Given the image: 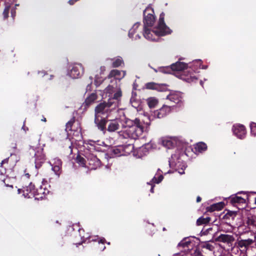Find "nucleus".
I'll return each mask as SVG.
<instances>
[{
    "instance_id": "nucleus-3",
    "label": "nucleus",
    "mask_w": 256,
    "mask_h": 256,
    "mask_svg": "<svg viewBox=\"0 0 256 256\" xmlns=\"http://www.w3.org/2000/svg\"><path fill=\"white\" fill-rule=\"evenodd\" d=\"M122 126L123 130L118 132V134L122 138L137 140L144 132V127L138 118L132 120L124 118L122 122Z\"/></svg>"
},
{
    "instance_id": "nucleus-1",
    "label": "nucleus",
    "mask_w": 256,
    "mask_h": 256,
    "mask_svg": "<svg viewBox=\"0 0 256 256\" xmlns=\"http://www.w3.org/2000/svg\"><path fill=\"white\" fill-rule=\"evenodd\" d=\"M108 97V100L107 103L102 102L98 105L95 108V117H106L110 116L113 113L117 112V108L122 96V92L120 86L116 84L114 86L109 85L104 90L102 98Z\"/></svg>"
},
{
    "instance_id": "nucleus-56",
    "label": "nucleus",
    "mask_w": 256,
    "mask_h": 256,
    "mask_svg": "<svg viewBox=\"0 0 256 256\" xmlns=\"http://www.w3.org/2000/svg\"><path fill=\"white\" fill-rule=\"evenodd\" d=\"M90 86L88 85V86H87V88H86V90H88V89H89V88H90Z\"/></svg>"
},
{
    "instance_id": "nucleus-27",
    "label": "nucleus",
    "mask_w": 256,
    "mask_h": 256,
    "mask_svg": "<svg viewBox=\"0 0 256 256\" xmlns=\"http://www.w3.org/2000/svg\"><path fill=\"white\" fill-rule=\"evenodd\" d=\"M96 99V94L92 92L86 98L84 103L86 106H88L94 102Z\"/></svg>"
},
{
    "instance_id": "nucleus-4",
    "label": "nucleus",
    "mask_w": 256,
    "mask_h": 256,
    "mask_svg": "<svg viewBox=\"0 0 256 256\" xmlns=\"http://www.w3.org/2000/svg\"><path fill=\"white\" fill-rule=\"evenodd\" d=\"M78 133V138H72V142L74 141H78L79 150L83 152L82 154L85 157L88 161V168L90 170H95L100 166V162L97 158L96 154L94 152L95 150H98L95 145L92 144L84 143L83 141L80 140L82 137L80 134Z\"/></svg>"
},
{
    "instance_id": "nucleus-16",
    "label": "nucleus",
    "mask_w": 256,
    "mask_h": 256,
    "mask_svg": "<svg viewBox=\"0 0 256 256\" xmlns=\"http://www.w3.org/2000/svg\"><path fill=\"white\" fill-rule=\"evenodd\" d=\"M48 163L52 166V170L54 172L55 174L59 176L60 173V169L62 166V162L58 158H54L48 162Z\"/></svg>"
},
{
    "instance_id": "nucleus-15",
    "label": "nucleus",
    "mask_w": 256,
    "mask_h": 256,
    "mask_svg": "<svg viewBox=\"0 0 256 256\" xmlns=\"http://www.w3.org/2000/svg\"><path fill=\"white\" fill-rule=\"evenodd\" d=\"M34 185L30 183L28 186L24 187L22 189H18V193L20 194L22 192V196L25 198H31L34 197Z\"/></svg>"
},
{
    "instance_id": "nucleus-43",
    "label": "nucleus",
    "mask_w": 256,
    "mask_h": 256,
    "mask_svg": "<svg viewBox=\"0 0 256 256\" xmlns=\"http://www.w3.org/2000/svg\"><path fill=\"white\" fill-rule=\"evenodd\" d=\"M186 253L184 251H182L176 254L174 256H186Z\"/></svg>"
},
{
    "instance_id": "nucleus-53",
    "label": "nucleus",
    "mask_w": 256,
    "mask_h": 256,
    "mask_svg": "<svg viewBox=\"0 0 256 256\" xmlns=\"http://www.w3.org/2000/svg\"><path fill=\"white\" fill-rule=\"evenodd\" d=\"M150 192H154V186H152V188H150Z\"/></svg>"
},
{
    "instance_id": "nucleus-38",
    "label": "nucleus",
    "mask_w": 256,
    "mask_h": 256,
    "mask_svg": "<svg viewBox=\"0 0 256 256\" xmlns=\"http://www.w3.org/2000/svg\"><path fill=\"white\" fill-rule=\"evenodd\" d=\"M98 244L100 245L99 248L100 250H104L105 249V246H103L104 244L105 240L104 238H100V240H98Z\"/></svg>"
},
{
    "instance_id": "nucleus-61",
    "label": "nucleus",
    "mask_w": 256,
    "mask_h": 256,
    "mask_svg": "<svg viewBox=\"0 0 256 256\" xmlns=\"http://www.w3.org/2000/svg\"><path fill=\"white\" fill-rule=\"evenodd\" d=\"M52 76L51 75V76H50V79H52Z\"/></svg>"
},
{
    "instance_id": "nucleus-57",
    "label": "nucleus",
    "mask_w": 256,
    "mask_h": 256,
    "mask_svg": "<svg viewBox=\"0 0 256 256\" xmlns=\"http://www.w3.org/2000/svg\"><path fill=\"white\" fill-rule=\"evenodd\" d=\"M210 245H208L206 247L208 249L210 250Z\"/></svg>"
},
{
    "instance_id": "nucleus-41",
    "label": "nucleus",
    "mask_w": 256,
    "mask_h": 256,
    "mask_svg": "<svg viewBox=\"0 0 256 256\" xmlns=\"http://www.w3.org/2000/svg\"><path fill=\"white\" fill-rule=\"evenodd\" d=\"M146 88L150 89H156V85L154 83H148L146 85Z\"/></svg>"
},
{
    "instance_id": "nucleus-52",
    "label": "nucleus",
    "mask_w": 256,
    "mask_h": 256,
    "mask_svg": "<svg viewBox=\"0 0 256 256\" xmlns=\"http://www.w3.org/2000/svg\"><path fill=\"white\" fill-rule=\"evenodd\" d=\"M200 200H201V198H200V196H198V197H197V198H196V202H200Z\"/></svg>"
},
{
    "instance_id": "nucleus-59",
    "label": "nucleus",
    "mask_w": 256,
    "mask_h": 256,
    "mask_svg": "<svg viewBox=\"0 0 256 256\" xmlns=\"http://www.w3.org/2000/svg\"><path fill=\"white\" fill-rule=\"evenodd\" d=\"M22 128L24 130H25L24 126L22 127ZM26 130H28V128H26Z\"/></svg>"
},
{
    "instance_id": "nucleus-45",
    "label": "nucleus",
    "mask_w": 256,
    "mask_h": 256,
    "mask_svg": "<svg viewBox=\"0 0 256 256\" xmlns=\"http://www.w3.org/2000/svg\"><path fill=\"white\" fill-rule=\"evenodd\" d=\"M78 0H70L68 1V3L72 5L73 4L76 2Z\"/></svg>"
},
{
    "instance_id": "nucleus-26",
    "label": "nucleus",
    "mask_w": 256,
    "mask_h": 256,
    "mask_svg": "<svg viewBox=\"0 0 256 256\" xmlns=\"http://www.w3.org/2000/svg\"><path fill=\"white\" fill-rule=\"evenodd\" d=\"M162 180L163 176L162 175V172L158 169L155 176L152 179V182L158 184L161 182Z\"/></svg>"
},
{
    "instance_id": "nucleus-21",
    "label": "nucleus",
    "mask_w": 256,
    "mask_h": 256,
    "mask_svg": "<svg viewBox=\"0 0 256 256\" xmlns=\"http://www.w3.org/2000/svg\"><path fill=\"white\" fill-rule=\"evenodd\" d=\"M253 240L252 239L248 238L247 240H241L238 242V247L242 248V250L246 251L249 246L252 244Z\"/></svg>"
},
{
    "instance_id": "nucleus-64",
    "label": "nucleus",
    "mask_w": 256,
    "mask_h": 256,
    "mask_svg": "<svg viewBox=\"0 0 256 256\" xmlns=\"http://www.w3.org/2000/svg\"><path fill=\"white\" fill-rule=\"evenodd\" d=\"M202 232H203V233H205V232H203V230H202Z\"/></svg>"
},
{
    "instance_id": "nucleus-14",
    "label": "nucleus",
    "mask_w": 256,
    "mask_h": 256,
    "mask_svg": "<svg viewBox=\"0 0 256 256\" xmlns=\"http://www.w3.org/2000/svg\"><path fill=\"white\" fill-rule=\"evenodd\" d=\"M174 106L164 105L162 108L154 112V116L159 118H162L172 112Z\"/></svg>"
},
{
    "instance_id": "nucleus-23",
    "label": "nucleus",
    "mask_w": 256,
    "mask_h": 256,
    "mask_svg": "<svg viewBox=\"0 0 256 256\" xmlns=\"http://www.w3.org/2000/svg\"><path fill=\"white\" fill-rule=\"evenodd\" d=\"M152 142H150L149 144H146L145 146H142V148H139L137 150L138 154H136V152H134V156L138 158H142L143 156V154H142V152H144L145 149H146V147L148 148L150 147H152Z\"/></svg>"
},
{
    "instance_id": "nucleus-5",
    "label": "nucleus",
    "mask_w": 256,
    "mask_h": 256,
    "mask_svg": "<svg viewBox=\"0 0 256 256\" xmlns=\"http://www.w3.org/2000/svg\"><path fill=\"white\" fill-rule=\"evenodd\" d=\"M169 165L170 168H174L178 171L180 174L184 173V170L186 167V164L180 160V156L177 154L172 156L169 160Z\"/></svg>"
},
{
    "instance_id": "nucleus-54",
    "label": "nucleus",
    "mask_w": 256,
    "mask_h": 256,
    "mask_svg": "<svg viewBox=\"0 0 256 256\" xmlns=\"http://www.w3.org/2000/svg\"><path fill=\"white\" fill-rule=\"evenodd\" d=\"M130 102H132V106L136 107V106L134 104V103L132 102V100H130Z\"/></svg>"
},
{
    "instance_id": "nucleus-2",
    "label": "nucleus",
    "mask_w": 256,
    "mask_h": 256,
    "mask_svg": "<svg viewBox=\"0 0 256 256\" xmlns=\"http://www.w3.org/2000/svg\"><path fill=\"white\" fill-rule=\"evenodd\" d=\"M152 10L150 8H147L144 12V37L149 40L157 41L160 36H165L170 33V28L166 26L164 22V14L163 12L160 14L158 25L150 30L155 21Z\"/></svg>"
},
{
    "instance_id": "nucleus-39",
    "label": "nucleus",
    "mask_w": 256,
    "mask_h": 256,
    "mask_svg": "<svg viewBox=\"0 0 256 256\" xmlns=\"http://www.w3.org/2000/svg\"><path fill=\"white\" fill-rule=\"evenodd\" d=\"M251 134L254 136H256V123L252 122L250 124Z\"/></svg>"
},
{
    "instance_id": "nucleus-44",
    "label": "nucleus",
    "mask_w": 256,
    "mask_h": 256,
    "mask_svg": "<svg viewBox=\"0 0 256 256\" xmlns=\"http://www.w3.org/2000/svg\"><path fill=\"white\" fill-rule=\"evenodd\" d=\"M0 167H1V169L0 170V172L1 175H3L6 172V170L5 168H4L2 167V166H0Z\"/></svg>"
},
{
    "instance_id": "nucleus-55",
    "label": "nucleus",
    "mask_w": 256,
    "mask_h": 256,
    "mask_svg": "<svg viewBox=\"0 0 256 256\" xmlns=\"http://www.w3.org/2000/svg\"><path fill=\"white\" fill-rule=\"evenodd\" d=\"M29 176H30V175H29V174H26L25 175V176H26V178H29Z\"/></svg>"
},
{
    "instance_id": "nucleus-24",
    "label": "nucleus",
    "mask_w": 256,
    "mask_h": 256,
    "mask_svg": "<svg viewBox=\"0 0 256 256\" xmlns=\"http://www.w3.org/2000/svg\"><path fill=\"white\" fill-rule=\"evenodd\" d=\"M207 148L206 144L202 142H200L196 144L194 146L196 152H202L205 151Z\"/></svg>"
},
{
    "instance_id": "nucleus-47",
    "label": "nucleus",
    "mask_w": 256,
    "mask_h": 256,
    "mask_svg": "<svg viewBox=\"0 0 256 256\" xmlns=\"http://www.w3.org/2000/svg\"><path fill=\"white\" fill-rule=\"evenodd\" d=\"M11 15L14 18L15 16V11L14 10H11Z\"/></svg>"
},
{
    "instance_id": "nucleus-33",
    "label": "nucleus",
    "mask_w": 256,
    "mask_h": 256,
    "mask_svg": "<svg viewBox=\"0 0 256 256\" xmlns=\"http://www.w3.org/2000/svg\"><path fill=\"white\" fill-rule=\"evenodd\" d=\"M76 162L81 166L84 167H88V161L81 156H78L76 158Z\"/></svg>"
},
{
    "instance_id": "nucleus-35",
    "label": "nucleus",
    "mask_w": 256,
    "mask_h": 256,
    "mask_svg": "<svg viewBox=\"0 0 256 256\" xmlns=\"http://www.w3.org/2000/svg\"><path fill=\"white\" fill-rule=\"evenodd\" d=\"M210 218L209 217H206V218L201 217L197 220L196 224L198 226H200V225H202V224H208L210 222Z\"/></svg>"
},
{
    "instance_id": "nucleus-32",
    "label": "nucleus",
    "mask_w": 256,
    "mask_h": 256,
    "mask_svg": "<svg viewBox=\"0 0 256 256\" xmlns=\"http://www.w3.org/2000/svg\"><path fill=\"white\" fill-rule=\"evenodd\" d=\"M134 150V146L132 144H128L124 146H122V152L124 154V156H126L130 154Z\"/></svg>"
},
{
    "instance_id": "nucleus-28",
    "label": "nucleus",
    "mask_w": 256,
    "mask_h": 256,
    "mask_svg": "<svg viewBox=\"0 0 256 256\" xmlns=\"http://www.w3.org/2000/svg\"><path fill=\"white\" fill-rule=\"evenodd\" d=\"M233 230L234 227L228 223L224 224L220 226V230L225 232H232Z\"/></svg>"
},
{
    "instance_id": "nucleus-19",
    "label": "nucleus",
    "mask_w": 256,
    "mask_h": 256,
    "mask_svg": "<svg viewBox=\"0 0 256 256\" xmlns=\"http://www.w3.org/2000/svg\"><path fill=\"white\" fill-rule=\"evenodd\" d=\"M126 74V71H120L118 70H111L109 74V78H114L116 82V80H118L119 81L122 79L125 76Z\"/></svg>"
},
{
    "instance_id": "nucleus-12",
    "label": "nucleus",
    "mask_w": 256,
    "mask_h": 256,
    "mask_svg": "<svg viewBox=\"0 0 256 256\" xmlns=\"http://www.w3.org/2000/svg\"><path fill=\"white\" fill-rule=\"evenodd\" d=\"M234 134L238 138L242 139L246 135V130L244 126L242 124H236L234 125L232 128Z\"/></svg>"
},
{
    "instance_id": "nucleus-42",
    "label": "nucleus",
    "mask_w": 256,
    "mask_h": 256,
    "mask_svg": "<svg viewBox=\"0 0 256 256\" xmlns=\"http://www.w3.org/2000/svg\"><path fill=\"white\" fill-rule=\"evenodd\" d=\"M0 179L4 182L6 186H10L12 188V184H8L6 183V182H8V180H9L8 178H6L3 180L2 178H0Z\"/></svg>"
},
{
    "instance_id": "nucleus-63",
    "label": "nucleus",
    "mask_w": 256,
    "mask_h": 256,
    "mask_svg": "<svg viewBox=\"0 0 256 256\" xmlns=\"http://www.w3.org/2000/svg\"><path fill=\"white\" fill-rule=\"evenodd\" d=\"M202 232H203V233H205V232H203V230H202Z\"/></svg>"
},
{
    "instance_id": "nucleus-37",
    "label": "nucleus",
    "mask_w": 256,
    "mask_h": 256,
    "mask_svg": "<svg viewBox=\"0 0 256 256\" xmlns=\"http://www.w3.org/2000/svg\"><path fill=\"white\" fill-rule=\"evenodd\" d=\"M194 64L196 65V66L200 68L206 69L208 67L207 66H202V62L200 60H196L193 62Z\"/></svg>"
},
{
    "instance_id": "nucleus-62",
    "label": "nucleus",
    "mask_w": 256,
    "mask_h": 256,
    "mask_svg": "<svg viewBox=\"0 0 256 256\" xmlns=\"http://www.w3.org/2000/svg\"><path fill=\"white\" fill-rule=\"evenodd\" d=\"M208 230H212V228H209L208 229Z\"/></svg>"
},
{
    "instance_id": "nucleus-36",
    "label": "nucleus",
    "mask_w": 256,
    "mask_h": 256,
    "mask_svg": "<svg viewBox=\"0 0 256 256\" xmlns=\"http://www.w3.org/2000/svg\"><path fill=\"white\" fill-rule=\"evenodd\" d=\"M190 244V242L186 240H182L178 244V247L184 248V252L188 250V246Z\"/></svg>"
},
{
    "instance_id": "nucleus-11",
    "label": "nucleus",
    "mask_w": 256,
    "mask_h": 256,
    "mask_svg": "<svg viewBox=\"0 0 256 256\" xmlns=\"http://www.w3.org/2000/svg\"><path fill=\"white\" fill-rule=\"evenodd\" d=\"M166 99L174 104H180L182 102V94L179 92H170L166 96Z\"/></svg>"
},
{
    "instance_id": "nucleus-58",
    "label": "nucleus",
    "mask_w": 256,
    "mask_h": 256,
    "mask_svg": "<svg viewBox=\"0 0 256 256\" xmlns=\"http://www.w3.org/2000/svg\"><path fill=\"white\" fill-rule=\"evenodd\" d=\"M200 84L201 86H203V82L202 80L200 82Z\"/></svg>"
},
{
    "instance_id": "nucleus-20",
    "label": "nucleus",
    "mask_w": 256,
    "mask_h": 256,
    "mask_svg": "<svg viewBox=\"0 0 256 256\" xmlns=\"http://www.w3.org/2000/svg\"><path fill=\"white\" fill-rule=\"evenodd\" d=\"M216 240L220 242L230 244L234 240V238L232 235L222 234L216 238Z\"/></svg>"
},
{
    "instance_id": "nucleus-46",
    "label": "nucleus",
    "mask_w": 256,
    "mask_h": 256,
    "mask_svg": "<svg viewBox=\"0 0 256 256\" xmlns=\"http://www.w3.org/2000/svg\"><path fill=\"white\" fill-rule=\"evenodd\" d=\"M71 126H72V122H68L66 124V128H70Z\"/></svg>"
},
{
    "instance_id": "nucleus-40",
    "label": "nucleus",
    "mask_w": 256,
    "mask_h": 256,
    "mask_svg": "<svg viewBox=\"0 0 256 256\" xmlns=\"http://www.w3.org/2000/svg\"><path fill=\"white\" fill-rule=\"evenodd\" d=\"M10 10V6H6L3 12V16L4 18H6L8 16Z\"/></svg>"
},
{
    "instance_id": "nucleus-49",
    "label": "nucleus",
    "mask_w": 256,
    "mask_h": 256,
    "mask_svg": "<svg viewBox=\"0 0 256 256\" xmlns=\"http://www.w3.org/2000/svg\"><path fill=\"white\" fill-rule=\"evenodd\" d=\"M95 238H96V237H94V238H92V237H90V238H89V239H90L89 241H90V242H92V241L94 242V241H96V240Z\"/></svg>"
},
{
    "instance_id": "nucleus-50",
    "label": "nucleus",
    "mask_w": 256,
    "mask_h": 256,
    "mask_svg": "<svg viewBox=\"0 0 256 256\" xmlns=\"http://www.w3.org/2000/svg\"><path fill=\"white\" fill-rule=\"evenodd\" d=\"M100 82L98 81V79L96 78L95 80V83L96 86L99 85L100 84Z\"/></svg>"
},
{
    "instance_id": "nucleus-51",
    "label": "nucleus",
    "mask_w": 256,
    "mask_h": 256,
    "mask_svg": "<svg viewBox=\"0 0 256 256\" xmlns=\"http://www.w3.org/2000/svg\"><path fill=\"white\" fill-rule=\"evenodd\" d=\"M39 74H41L42 76H43L44 75H45V72H38Z\"/></svg>"
},
{
    "instance_id": "nucleus-34",
    "label": "nucleus",
    "mask_w": 256,
    "mask_h": 256,
    "mask_svg": "<svg viewBox=\"0 0 256 256\" xmlns=\"http://www.w3.org/2000/svg\"><path fill=\"white\" fill-rule=\"evenodd\" d=\"M147 103L150 108H154L157 105L158 101L154 98H150L147 99Z\"/></svg>"
},
{
    "instance_id": "nucleus-30",
    "label": "nucleus",
    "mask_w": 256,
    "mask_h": 256,
    "mask_svg": "<svg viewBox=\"0 0 256 256\" xmlns=\"http://www.w3.org/2000/svg\"><path fill=\"white\" fill-rule=\"evenodd\" d=\"M112 61L113 67H118L122 64H124L123 60L120 56L116 57L113 59H112Z\"/></svg>"
},
{
    "instance_id": "nucleus-18",
    "label": "nucleus",
    "mask_w": 256,
    "mask_h": 256,
    "mask_svg": "<svg viewBox=\"0 0 256 256\" xmlns=\"http://www.w3.org/2000/svg\"><path fill=\"white\" fill-rule=\"evenodd\" d=\"M106 117H98V120H96V117H95L94 118V122L96 124L98 129L101 131H102L104 133H105L106 130V122L107 121L106 120Z\"/></svg>"
},
{
    "instance_id": "nucleus-7",
    "label": "nucleus",
    "mask_w": 256,
    "mask_h": 256,
    "mask_svg": "<svg viewBox=\"0 0 256 256\" xmlns=\"http://www.w3.org/2000/svg\"><path fill=\"white\" fill-rule=\"evenodd\" d=\"M178 142V139L175 136H164L159 140V144L168 149L174 148Z\"/></svg>"
},
{
    "instance_id": "nucleus-25",
    "label": "nucleus",
    "mask_w": 256,
    "mask_h": 256,
    "mask_svg": "<svg viewBox=\"0 0 256 256\" xmlns=\"http://www.w3.org/2000/svg\"><path fill=\"white\" fill-rule=\"evenodd\" d=\"M224 203L222 202H218L210 206L208 210L211 212L221 210L224 207Z\"/></svg>"
},
{
    "instance_id": "nucleus-8",
    "label": "nucleus",
    "mask_w": 256,
    "mask_h": 256,
    "mask_svg": "<svg viewBox=\"0 0 256 256\" xmlns=\"http://www.w3.org/2000/svg\"><path fill=\"white\" fill-rule=\"evenodd\" d=\"M188 67V64L181 62H177L170 66V68H162L160 71L164 73H170L171 70L172 71L182 72L185 71Z\"/></svg>"
},
{
    "instance_id": "nucleus-9",
    "label": "nucleus",
    "mask_w": 256,
    "mask_h": 256,
    "mask_svg": "<svg viewBox=\"0 0 256 256\" xmlns=\"http://www.w3.org/2000/svg\"><path fill=\"white\" fill-rule=\"evenodd\" d=\"M34 156L35 166L36 168H39L46 160V156L44 154L43 148H36Z\"/></svg>"
},
{
    "instance_id": "nucleus-13",
    "label": "nucleus",
    "mask_w": 256,
    "mask_h": 256,
    "mask_svg": "<svg viewBox=\"0 0 256 256\" xmlns=\"http://www.w3.org/2000/svg\"><path fill=\"white\" fill-rule=\"evenodd\" d=\"M49 193V190L43 184L39 188L34 190V197L36 200H42Z\"/></svg>"
},
{
    "instance_id": "nucleus-6",
    "label": "nucleus",
    "mask_w": 256,
    "mask_h": 256,
    "mask_svg": "<svg viewBox=\"0 0 256 256\" xmlns=\"http://www.w3.org/2000/svg\"><path fill=\"white\" fill-rule=\"evenodd\" d=\"M84 74V68L80 64H75L69 66L67 75L72 78H80Z\"/></svg>"
},
{
    "instance_id": "nucleus-29",
    "label": "nucleus",
    "mask_w": 256,
    "mask_h": 256,
    "mask_svg": "<svg viewBox=\"0 0 256 256\" xmlns=\"http://www.w3.org/2000/svg\"><path fill=\"white\" fill-rule=\"evenodd\" d=\"M231 201L233 204H244L246 203V199L238 195L234 196L231 198Z\"/></svg>"
},
{
    "instance_id": "nucleus-31",
    "label": "nucleus",
    "mask_w": 256,
    "mask_h": 256,
    "mask_svg": "<svg viewBox=\"0 0 256 256\" xmlns=\"http://www.w3.org/2000/svg\"><path fill=\"white\" fill-rule=\"evenodd\" d=\"M122 146H118L116 148H114L112 149V152H113L114 156H124V154L122 152Z\"/></svg>"
},
{
    "instance_id": "nucleus-22",
    "label": "nucleus",
    "mask_w": 256,
    "mask_h": 256,
    "mask_svg": "<svg viewBox=\"0 0 256 256\" xmlns=\"http://www.w3.org/2000/svg\"><path fill=\"white\" fill-rule=\"evenodd\" d=\"M140 25V24L139 22H136L133 25L132 28L129 31L128 36L130 38H133L134 40H138L140 38L139 34H136L134 38L133 36L134 34L136 32V30L139 27Z\"/></svg>"
},
{
    "instance_id": "nucleus-48",
    "label": "nucleus",
    "mask_w": 256,
    "mask_h": 256,
    "mask_svg": "<svg viewBox=\"0 0 256 256\" xmlns=\"http://www.w3.org/2000/svg\"><path fill=\"white\" fill-rule=\"evenodd\" d=\"M8 159L6 158V159H5V160H3L2 161V162L1 163V164L2 165V164H4L5 163H8Z\"/></svg>"
},
{
    "instance_id": "nucleus-17",
    "label": "nucleus",
    "mask_w": 256,
    "mask_h": 256,
    "mask_svg": "<svg viewBox=\"0 0 256 256\" xmlns=\"http://www.w3.org/2000/svg\"><path fill=\"white\" fill-rule=\"evenodd\" d=\"M180 78L188 82H192L197 79L194 74L188 70L182 72Z\"/></svg>"
},
{
    "instance_id": "nucleus-60",
    "label": "nucleus",
    "mask_w": 256,
    "mask_h": 256,
    "mask_svg": "<svg viewBox=\"0 0 256 256\" xmlns=\"http://www.w3.org/2000/svg\"><path fill=\"white\" fill-rule=\"evenodd\" d=\"M44 120V122H46V118H44V119H43V120Z\"/></svg>"
},
{
    "instance_id": "nucleus-10",
    "label": "nucleus",
    "mask_w": 256,
    "mask_h": 256,
    "mask_svg": "<svg viewBox=\"0 0 256 256\" xmlns=\"http://www.w3.org/2000/svg\"><path fill=\"white\" fill-rule=\"evenodd\" d=\"M125 117L121 118H116L108 120L107 130L110 132H114L118 130L120 127V124H122V122L123 121Z\"/></svg>"
}]
</instances>
